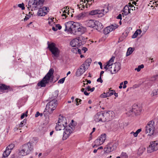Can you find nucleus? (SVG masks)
<instances>
[{"label": "nucleus", "mask_w": 158, "mask_h": 158, "mask_svg": "<svg viewBox=\"0 0 158 158\" xmlns=\"http://www.w3.org/2000/svg\"><path fill=\"white\" fill-rule=\"evenodd\" d=\"M97 81L98 82H100L101 83H102L103 82L102 80V79L101 78V76H100L99 78L97 80Z\"/></svg>", "instance_id": "obj_46"}, {"label": "nucleus", "mask_w": 158, "mask_h": 158, "mask_svg": "<svg viewBox=\"0 0 158 158\" xmlns=\"http://www.w3.org/2000/svg\"><path fill=\"white\" fill-rule=\"evenodd\" d=\"M81 100L80 99L76 98L75 99V102H76L77 105H79V102H81Z\"/></svg>", "instance_id": "obj_43"}, {"label": "nucleus", "mask_w": 158, "mask_h": 158, "mask_svg": "<svg viewBox=\"0 0 158 158\" xmlns=\"http://www.w3.org/2000/svg\"><path fill=\"white\" fill-rule=\"evenodd\" d=\"M48 48L52 54V57L54 58H57L59 56L60 52L59 50L56 47V44L54 43L49 44V42H48Z\"/></svg>", "instance_id": "obj_8"}, {"label": "nucleus", "mask_w": 158, "mask_h": 158, "mask_svg": "<svg viewBox=\"0 0 158 158\" xmlns=\"http://www.w3.org/2000/svg\"><path fill=\"white\" fill-rule=\"evenodd\" d=\"M18 6L20 8H21L22 10H24L25 9L24 4L23 3L18 4Z\"/></svg>", "instance_id": "obj_42"}, {"label": "nucleus", "mask_w": 158, "mask_h": 158, "mask_svg": "<svg viewBox=\"0 0 158 158\" xmlns=\"http://www.w3.org/2000/svg\"><path fill=\"white\" fill-rule=\"evenodd\" d=\"M15 145L13 143H11L8 145L7 147L6 148L8 149L9 150H11L14 147Z\"/></svg>", "instance_id": "obj_34"}, {"label": "nucleus", "mask_w": 158, "mask_h": 158, "mask_svg": "<svg viewBox=\"0 0 158 158\" xmlns=\"http://www.w3.org/2000/svg\"><path fill=\"white\" fill-rule=\"evenodd\" d=\"M133 51L134 49L132 48H129L127 49L126 53V56H129L133 52Z\"/></svg>", "instance_id": "obj_31"}, {"label": "nucleus", "mask_w": 158, "mask_h": 158, "mask_svg": "<svg viewBox=\"0 0 158 158\" xmlns=\"http://www.w3.org/2000/svg\"><path fill=\"white\" fill-rule=\"evenodd\" d=\"M142 32V31L140 29L137 30L132 35V38H136L138 34H140Z\"/></svg>", "instance_id": "obj_27"}, {"label": "nucleus", "mask_w": 158, "mask_h": 158, "mask_svg": "<svg viewBox=\"0 0 158 158\" xmlns=\"http://www.w3.org/2000/svg\"><path fill=\"white\" fill-rule=\"evenodd\" d=\"M87 15V14L85 13H80L78 15L77 17L79 19H82L84 17H85Z\"/></svg>", "instance_id": "obj_29"}, {"label": "nucleus", "mask_w": 158, "mask_h": 158, "mask_svg": "<svg viewBox=\"0 0 158 158\" xmlns=\"http://www.w3.org/2000/svg\"><path fill=\"white\" fill-rule=\"evenodd\" d=\"M110 112L103 113L102 112L98 113L94 116V120L96 122H104L106 120H109L111 118L110 116Z\"/></svg>", "instance_id": "obj_6"}, {"label": "nucleus", "mask_w": 158, "mask_h": 158, "mask_svg": "<svg viewBox=\"0 0 158 158\" xmlns=\"http://www.w3.org/2000/svg\"><path fill=\"white\" fill-rule=\"evenodd\" d=\"M12 88L9 86L6 85L4 84H0V92H5L6 91V92L10 91L12 90Z\"/></svg>", "instance_id": "obj_17"}, {"label": "nucleus", "mask_w": 158, "mask_h": 158, "mask_svg": "<svg viewBox=\"0 0 158 158\" xmlns=\"http://www.w3.org/2000/svg\"><path fill=\"white\" fill-rule=\"evenodd\" d=\"M129 6L131 8V9L132 10H135V7H134L133 5H132L131 4H130L129 5Z\"/></svg>", "instance_id": "obj_47"}, {"label": "nucleus", "mask_w": 158, "mask_h": 158, "mask_svg": "<svg viewBox=\"0 0 158 158\" xmlns=\"http://www.w3.org/2000/svg\"><path fill=\"white\" fill-rule=\"evenodd\" d=\"M57 106V100L56 99H53L47 104L45 109L47 110L50 114L52 113L53 111L55 110Z\"/></svg>", "instance_id": "obj_9"}, {"label": "nucleus", "mask_w": 158, "mask_h": 158, "mask_svg": "<svg viewBox=\"0 0 158 158\" xmlns=\"http://www.w3.org/2000/svg\"><path fill=\"white\" fill-rule=\"evenodd\" d=\"M56 28H58L59 30H60L61 28V26L59 24H57L56 25Z\"/></svg>", "instance_id": "obj_48"}, {"label": "nucleus", "mask_w": 158, "mask_h": 158, "mask_svg": "<svg viewBox=\"0 0 158 158\" xmlns=\"http://www.w3.org/2000/svg\"><path fill=\"white\" fill-rule=\"evenodd\" d=\"M82 50L84 51V53H85L87 50V49L85 47H83L82 48Z\"/></svg>", "instance_id": "obj_52"}, {"label": "nucleus", "mask_w": 158, "mask_h": 158, "mask_svg": "<svg viewBox=\"0 0 158 158\" xmlns=\"http://www.w3.org/2000/svg\"><path fill=\"white\" fill-rule=\"evenodd\" d=\"M65 77H64L63 78H62L60 80H59L58 81V83H60V84H62L63 83L64 81L65 80Z\"/></svg>", "instance_id": "obj_41"}, {"label": "nucleus", "mask_w": 158, "mask_h": 158, "mask_svg": "<svg viewBox=\"0 0 158 158\" xmlns=\"http://www.w3.org/2000/svg\"><path fill=\"white\" fill-rule=\"evenodd\" d=\"M67 121L65 118L60 115L55 129L56 131L64 130L63 137V140L67 139L74 129V127L73 126H72V127H71L70 126H67Z\"/></svg>", "instance_id": "obj_1"}, {"label": "nucleus", "mask_w": 158, "mask_h": 158, "mask_svg": "<svg viewBox=\"0 0 158 158\" xmlns=\"http://www.w3.org/2000/svg\"><path fill=\"white\" fill-rule=\"evenodd\" d=\"M116 147L114 146L112 143L108 144L106 147V149L105 150L106 152H109L114 151Z\"/></svg>", "instance_id": "obj_19"}, {"label": "nucleus", "mask_w": 158, "mask_h": 158, "mask_svg": "<svg viewBox=\"0 0 158 158\" xmlns=\"http://www.w3.org/2000/svg\"><path fill=\"white\" fill-rule=\"evenodd\" d=\"M95 89V88L94 87H93L91 89L90 88V91L91 92H93Z\"/></svg>", "instance_id": "obj_63"}, {"label": "nucleus", "mask_w": 158, "mask_h": 158, "mask_svg": "<svg viewBox=\"0 0 158 158\" xmlns=\"http://www.w3.org/2000/svg\"><path fill=\"white\" fill-rule=\"evenodd\" d=\"M54 73V70L51 69L46 75L44 77L43 79L37 84V85L41 87H44L49 82L51 79L52 81L53 79V74Z\"/></svg>", "instance_id": "obj_5"}, {"label": "nucleus", "mask_w": 158, "mask_h": 158, "mask_svg": "<svg viewBox=\"0 0 158 158\" xmlns=\"http://www.w3.org/2000/svg\"><path fill=\"white\" fill-rule=\"evenodd\" d=\"M131 9L129 8V7L127 5H126L123 8V13H122L125 15H128L129 13H130V10Z\"/></svg>", "instance_id": "obj_22"}, {"label": "nucleus", "mask_w": 158, "mask_h": 158, "mask_svg": "<svg viewBox=\"0 0 158 158\" xmlns=\"http://www.w3.org/2000/svg\"><path fill=\"white\" fill-rule=\"evenodd\" d=\"M64 31L70 32L75 35H81L86 31V28L80 25L78 23L69 21L64 24Z\"/></svg>", "instance_id": "obj_2"}, {"label": "nucleus", "mask_w": 158, "mask_h": 158, "mask_svg": "<svg viewBox=\"0 0 158 158\" xmlns=\"http://www.w3.org/2000/svg\"><path fill=\"white\" fill-rule=\"evenodd\" d=\"M98 64L100 65L101 69H102V63L101 62H98Z\"/></svg>", "instance_id": "obj_56"}, {"label": "nucleus", "mask_w": 158, "mask_h": 158, "mask_svg": "<svg viewBox=\"0 0 158 158\" xmlns=\"http://www.w3.org/2000/svg\"><path fill=\"white\" fill-rule=\"evenodd\" d=\"M44 0H30L28 2L27 8L34 10L37 9V8L41 7L43 5Z\"/></svg>", "instance_id": "obj_7"}, {"label": "nucleus", "mask_w": 158, "mask_h": 158, "mask_svg": "<svg viewBox=\"0 0 158 158\" xmlns=\"http://www.w3.org/2000/svg\"><path fill=\"white\" fill-rule=\"evenodd\" d=\"M85 43V41H81V38L79 37L72 40L70 43V44L73 47H77L84 44Z\"/></svg>", "instance_id": "obj_10"}, {"label": "nucleus", "mask_w": 158, "mask_h": 158, "mask_svg": "<svg viewBox=\"0 0 158 158\" xmlns=\"http://www.w3.org/2000/svg\"><path fill=\"white\" fill-rule=\"evenodd\" d=\"M40 115V113L38 111H37L36 112V114H35V117H37Z\"/></svg>", "instance_id": "obj_53"}, {"label": "nucleus", "mask_w": 158, "mask_h": 158, "mask_svg": "<svg viewBox=\"0 0 158 158\" xmlns=\"http://www.w3.org/2000/svg\"><path fill=\"white\" fill-rule=\"evenodd\" d=\"M10 150H9L6 148L5 151L4 152L3 154V157H7L10 155Z\"/></svg>", "instance_id": "obj_28"}, {"label": "nucleus", "mask_w": 158, "mask_h": 158, "mask_svg": "<svg viewBox=\"0 0 158 158\" xmlns=\"http://www.w3.org/2000/svg\"><path fill=\"white\" fill-rule=\"evenodd\" d=\"M26 123V120L24 119L19 124V127H23Z\"/></svg>", "instance_id": "obj_35"}, {"label": "nucleus", "mask_w": 158, "mask_h": 158, "mask_svg": "<svg viewBox=\"0 0 158 158\" xmlns=\"http://www.w3.org/2000/svg\"><path fill=\"white\" fill-rule=\"evenodd\" d=\"M114 96L116 97H118V94L115 92L114 93Z\"/></svg>", "instance_id": "obj_64"}, {"label": "nucleus", "mask_w": 158, "mask_h": 158, "mask_svg": "<svg viewBox=\"0 0 158 158\" xmlns=\"http://www.w3.org/2000/svg\"><path fill=\"white\" fill-rule=\"evenodd\" d=\"M101 97L102 98H105L107 97V95H106V93H104L103 94H102L101 95Z\"/></svg>", "instance_id": "obj_45"}, {"label": "nucleus", "mask_w": 158, "mask_h": 158, "mask_svg": "<svg viewBox=\"0 0 158 158\" xmlns=\"http://www.w3.org/2000/svg\"><path fill=\"white\" fill-rule=\"evenodd\" d=\"M111 91H112V92H110V96H111L112 95L114 94V93L115 91H114V90H112Z\"/></svg>", "instance_id": "obj_58"}, {"label": "nucleus", "mask_w": 158, "mask_h": 158, "mask_svg": "<svg viewBox=\"0 0 158 158\" xmlns=\"http://www.w3.org/2000/svg\"><path fill=\"white\" fill-rule=\"evenodd\" d=\"M114 58V57L112 56L107 63V64L104 65V68L106 70L108 69V70L109 69H110V68H112V66L114 64L113 62Z\"/></svg>", "instance_id": "obj_16"}, {"label": "nucleus", "mask_w": 158, "mask_h": 158, "mask_svg": "<svg viewBox=\"0 0 158 158\" xmlns=\"http://www.w3.org/2000/svg\"><path fill=\"white\" fill-rule=\"evenodd\" d=\"M118 26L116 24H112L110 26L106 27L104 30V33L105 34H107L114 30L118 27Z\"/></svg>", "instance_id": "obj_15"}, {"label": "nucleus", "mask_w": 158, "mask_h": 158, "mask_svg": "<svg viewBox=\"0 0 158 158\" xmlns=\"http://www.w3.org/2000/svg\"><path fill=\"white\" fill-rule=\"evenodd\" d=\"M155 121L152 120L149 121L145 127V132L149 136H156L158 135V131L155 130Z\"/></svg>", "instance_id": "obj_3"}, {"label": "nucleus", "mask_w": 158, "mask_h": 158, "mask_svg": "<svg viewBox=\"0 0 158 158\" xmlns=\"http://www.w3.org/2000/svg\"><path fill=\"white\" fill-rule=\"evenodd\" d=\"M108 91L106 93V95H107V97H109L110 96V92L109 91V90H108Z\"/></svg>", "instance_id": "obj_62"}, {"label": "nucleus", "mask_w": 158, "mask_h": 158, "mask_svg": "<svg viewBox=\"0 0 158 158\" xmlns=\"http://www.w3.org/2000/svg\"><path fill=\"white\" fill-rule=\"evenodd\" d=\"M122 158H128V156L126 153L123 152L121 154Z\"/></svg>", "instance_id": "obj_40"}, {"label": "nucleus", "mask_w": 158, "mask_h": 158, "mask_svg": "<svg viewBox=\"0 0 158 158\" xmlns=\"http://www.w3.org/2000/svg\"><path fill=\"white\" fill-rule=\"evenodd\" d=\"M112 67L113 70H112V68H110V69H109L108 70L110 72L111 74H114L120 69L121 64L119 62L115 63Z\"/></svg>", "instance_id": "obj_12"}, {"label": "nucleus", "mask_w": 158, "mask_h": 158, "mask_svg": "<svg viewBox=\"0 0 158 158\" xmlns=\"http://www.w3.org/2000/svg\"><path fill=\"white\" fill-rule=\"evenodd\" d=\"M109 8L110 7L109 6H107L106 7L100 10L102 11V14H103V16L108 12Z\"/></svg>", "instance_id": "obj_26"}, {"label": "nucleus", "mask_w": 158, "mask_h": 158, "mask_svg": "<svg viewBox=\"0 0 158 158\" xmlns=\"http://www.w3.org/2000/svg\"><path fill=\"white\" fill-rule=\"evenodd\" d=\"M75 48H73L71 49L72 52L75 53H77V51L78 49L77 47H75Z\"/></svg>", "instance_id": "obj_37"}, {"label": "nucleus", "mask_w": 158, "mask_h": 158, "mask_svg": "<svg viewBox=\"0 0 158 158\" xmlns=\"http://www.w3.org/2000/svg\"><path fill=\"white\" fill-rule=\"evenodd\" d=\"M33 150V146L30 142L23 145L19 149V155L24 156L31 153Z\"/></svg>", "instance_id": "obj_4"}, {"label": "nucleus", "mask_w": 158, "mask_h": 158, "mask_svg": "<svg viewBox=\"0 0 158 158\" xmlns=\"http://www.w3.org/2000/svg\"><path fill=\"white\" fill-rule=\"evenodd\" d=\"M152 96H156L158 95V91L157 90H154L152 92Z\"/></svg>", "instance_id": "obj_38"}, {"label": "nucleus", "mask_w": 158, "mask_h": 158, "mask_svg": "<svg viewBox=\"0 0 158 158\" xmlns=\"http://www.w3.org/2000/svg\"><path fill=\"white\" fill-rule=\"evenodd\" d=\"M106 137L105 134H102L94 142L97 145H100L102 144L106 139Z\"/></svg>", "instance_id": "obj_13"}, {"label": "nucleus", "mask_w": 158, "mask_h": 158, "mask_svg": "<svg viewBox=\"0 0 158 158\" xmlns=\"http://www.w3.org/2000/svg\"><path fill=\"white\" fill-rule=\"evenodd\" d=\"M38 8H37V9ZM39 9L37 15L39 16H42L45 15L47 14V13L48 12L49 9L46 7L44 6L42 8L40 7L38 8Z\"/></svg>", "instance_id": "obj_14"}, {"label": "nucleus", "mask_w": 158, "mask_h": 158, "mask_svg": "<svg viewBox=\"0 0 158 158\" xmlns=\"http://www.w3.org/2000/svg\"><path fill=\"white\" fill-rule=\"evenodd\" d=\"M30 17V15H27L25 17V18L24 19V21H26V20L29 19Z\"/></svg>", "instance_id": "obj_44"}, {"label": "nucleus", "mask_w": 158, "mask_h": 158, "mask_svg": "<svg viewBox=\"0 0 158 158\" xmlns=\"http://www.w3.org/2000/svg\"><path fill=\"white\" fill-rule=\"evenodd\" d=\"M91 87L89 86H88L86 88H85L86 90H87L88 91H90Z\"/></svg>", "instance_id": "obj_51"}, {"label": "nucleus", "mask_w": 158, "mask_h": 158, "mask_svg": "<svg viewBox=\"0 0 158 158\" xmlns=\"http://www.w3.org/2000/svg\"><path fill=\"white\" fill-rule=\"evenodd\" d=\"M96 21L93 20H89L87 23V25L88 27L94 28Z\"/></svg>", "instance_id": "obj_23"}, {"label": "nucleus", "mask_w": 158, "mask_h": 158, "mask_svg": "<svg viewBox=\"0 0 158 158\" xmlns=\"http://www.w3.org/2000/svg\"><path fill=\"white\" fill-rule=\"evenodd\" d=\"M158 150V141L152 142L151 144L148 148V153H151L154 151Z\"/></svg>", "instance_id": "obj_11"}, {"label": "nucleus", "mask_w": 158, "mask_h": 158, "mask_svg": "<svg viewBox=\"0 0 158 158\" xmlns=\"http://www.w3.org/2000/svg\"><path fill=\"white\" fill-rule=\"evenodd\" d=\"M78 53L79 54H81V50L79 49H78L77 51V53Z\"/></svg>", "instance_id": "obj_59"}, {"label": "nucleus", "mask_w": 158, "mask_h": 158, "mask_svg": "<svg viewBox=\"0 0 158 158\" xmlns=\"http://www.w3.org/2000/svg\"><path fill=\"white\" fill-rule=\"evenodd\" d=\"M92 60L90 58H88L83 64L86 69H87L91 63Z\"/></svg>", "instance_id": "obj_24"}, {"label": "nucleus", "mask_w": 158, "mask_h": 158, "mask_svg": "<svg viewBox=\"0 0 158 158\" xmlns=\"http://www.w3.org/2000/svg\"><path fill=\"white\" fill-rule=\"evenodd\" d=\"M64 10L63 11V13H67L68 15L69 14V7L68 6H66L65 7H64Z\"/></svg>", "instance_id": "obj_36"}, {"label": "nucleus", "mask_w": 158, "mask_h": 158, "mask_svg": "<svg viewBox=\"0 0 158 158\" xmlns=\"http://www.w3.org/2000/svg\"><path fill=\"white\" fill-rule=\"evenodd\" d=\"M84 94L85 95H86V96H88V95H89V94L90 93H87L86 90H85V91L84 92Z\"/></svg>", "instance_id": "obj_55"}, {"label": "nucleus", "mask_w": 158, "mask_h": 158, "mask_svg": "<svg viewBox=\"0 0 158 158\" xmlns=\"http://www.w3.org/2000/svg\"><path fill=\"white\" fill-rule=\"evenodd\" d=\"M89 14L91 15H97L98 17H101L103 16V14H102V11L98 10H95L90 11Z\"/></svg>", "instance_id": "obj_18"}, {"label": "nucleus", "mask_w": 158, "mask_h": 158, "mask_svg": "<svg viewBox=\"0 0 158 158\" xmlns=\"http://www.w3.org/2000/svg\"><path fill=\"white\" fill-rule=\"evenodd\" d=\"M122 15L121 14H119L118 15L117 17L116 18L118 19H122Z\"/></svg>", "instance_id": "obj_50"}, {"label": "nucleus", "mask_w": 158, "mask_h": 158, "mask_svg": "<svg viewBox=\"0 0 158 158\" xmlns=\"http://www.w3.org/2000/svg\"><path fill=\"white\" fill-rule=\"evenodd\" d=\"M85 71V70L84 69L79 68L77 69L76 73V75L78 77L80 76Z\"/></svg>", "instance_id": "obj_25"}, {"label": "nucleus", "mask_w": 158, "mask_h": 158, "mask_svg": "<svg viewBox=\"0 0 158 158\" xmlns=\"http://www.w3.org/2000/svg\"><path fill=\"white\" fill-rule=\"evenodd\" d=\"M52 30L54 31H56L57 30V29L53 27H52Z\"/></svg>", "instance_id": "obj_60"}, {"label": "nucleus", "mask_w": 158, "mask_h": 158, "mask_svg": "<svg viewBox=\"0 0 158 158\" xmlns=\"http://www.w3.org/2000/svg\"><path fill=\"white\" fill-rule=\"evenodd\" d=\"M145 148L143 147L140 148L138 150V154L139 155H141L144 152Z\"/></svg>", "instance_id": "obj_30"}, {"label": "nucleus", "mask_w": 158, "mask_h": 158, "mask_svg": "<svg viewBox=\"0 0 158 158\" xmlns=\"http://www.w3.org/2000/svg\"><path fill=\"white\" fill-rule=\"evenodd\" d=\"M123 84V82H121L120 84V85L119 86V89H121L122 88V85Z\"/></svg>", "instance_id": "obj_57"}, {"label": "nucleus", "mask_w": 158, "mask_h": 158, "mask_svg": "<svg viewBox=\"0 0 158 158\" xmlns=\"http://www.w3.org/2000/svg\"><path fill=\"white\" fill-rule=\"evenodd\" d=\"M144 68V65L142 64L138 66L137 68H135V70H137V72H139L140 71L141 69H143Z\"/></svg>", "instance_id": "obj_32"}, {"label": "nucleus", "mask_w": 158, "mask_h": 158, "mask_svg": "<svg viewBox=\"0 0 158 158\" xmlns=\"http://www.w3.org/2000/svg\"><path fill=\"white\" fill-rule=\"evenodd\" d=\"M58 91L57 90L55 91L53 93L52 95V98L53 99L56 98L58 96Z\"/></svg>", "instance_id": "obj_33"}, {"label": "nucleus", "mask_w": 158, "mask_h": 158, "mask_svg": "<svg viewBox=\"0 0 158 158\" xmlns=\"http://www.w3.org/2000/svg\"><path fill=\"white\" fill-rule=\"evenodd\" d=\"M130 111L131 112H133L135 114L138 115L140 112L141 110L137 105H135L133 106L131 110H130Z\"/></svg>", "instance_id": "obj_21"}, {"label": "nucleus", "mask_w": 158, "mask_h": 158, "mask_svg": "<svg viewBox=\"0 0 158 158\" xmlns=\"http://www.w3.org/2000/svg\"><path fill=\"white\" fill-rule=\"evenodd\" d=\"M27 113H28V111H27L25 113H23L22 114V115H21V119H23V118H24V117L25 116V117H27Z\"/></svg>", "instance_id": "obj_39"}, {"label": "nucleus", "mask_w": 158, "mask_h": 158, "mask_svg": "<svg viewBox=\"0 0 158 158\" xmlns=\"http://www.w3.org/2000/svg\"><path fill=\"white\" fill-rule=\"evenodd\" d=\"M95 24L94 28L97 29L98 31H100L103 29V26L99 22L96 21Z\"/></svg>", "instance_id": "obj_20"}, {"label": "nucleus", "mask_w": 158, "mask_h": 158, "mask_svg": "<svg viewBox=\"0 0 158 158\" xmlns=\"http://www.w3.org/2000/svg\"><path fill=\"white\" fill-rule=\"evenodd\" d=\"M141 131V129H139L138 130H137L136 131V132L137 133V134H138Z\"/></svg>", "instance_id": "obj_54"}, {"label": "nucleus", "mask_w": 158, "mask_h": 158, "mask_svg": "<svg viewBox=\"0 0 158 158\" xmlns=\"http://www.w3.org/2000/svg\"><path fill=\"white\" fill-rule=\"evenodd\" d=\"M133 135L135 137H136L137 136L138 134L136 132L134 133Z\"/></svg>", "instance_id": "obj_61"}, {"label": "nucleus", "mask_w": 158, "mask_h": 158, "mask_svg": "<svg viewBox=\"0 0 158 158\" xmlns=\"http://www.w3.org/2000/svg\"><path fill=\"white\" fill-rule=\"evenodd\" d=\"M80 68H81V69H84L85 70H86V69L85 66L83 64H82L80 66Z\"/></svg>", "instance_id": "obj_49"}]
</instances>
